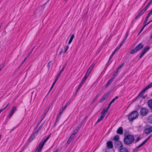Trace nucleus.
Here are the masks:
<instances>
[{
  "instance_id": "23",
  "label": "nucleus",
  "mask_w": 152,
  "mask_h": 152,
  "mask_svg": "<svg viewBox=\"0 0 152 152\" xmlns=\"http://www.w3.org/2000/svg\"><path fill=\"white\" fill-rule=\"evenodd\" d=\"M148 105L149 107L152 108V100H149L148 102Z\"/></svg>"
},
{
  "instance_id": "22",
  "label": "nucleus",
  "mask_w": 152,
  "mask_h": 152,
  "mask_svg": "<svg viewBox=\"0 0 152 152\" xmlns=\"http://www.w3.org/2000/svg\"><path fill=\"white\" fill-rule=\"evenodd\" d=\"M68 48H69V46H65L64 47V49H65L64 51V52H63L62 50L61 51H60V54H61V53H65L66 51L68 49Z\"/></svg>"
},
{
  "instance_id": "37",
  "label": "nucleus",
  "mask_w": 152,
  "mask_h": 152,
  "mask_svg": "<svg viewBox=\"0 0 152 152\" xmlns=\"http://www.w3.org/2000/svg\"><path fill=\"white\" fill-rule=\"evenodd\" d=\"M75 135V134H72L69 137V138L72 140L74 137Z\"/></svg>"
},
{
  "instance_id": "41",
  "label": "nucleus",
  "mask_w": 152,
  "mask_h": 152,
  "mask_svg": "<svg viewBox=\"0 0 152 152\" xmlns=\"http://www.w3.org/2000/svg\"><path fill=\"white\" fill-rule=\"evenodd\" d=\"M144 54L145 53H144L142 52L141 51V53L140 54V56L139 58H141L144 55Z\"/></svg>"
},
{
  "instance_id": "47",
  "label": "nucleus",
  "mask_w": 152,
  "mask_h": 152,
  "mask_svg": "<svg viewBox=\"0 0 152 152\" xmlns=\"http://www.w3.org/2000/svg\"><path fill=\"white\" fill-rule=\"evenodd\" d=\"M152 2V0H151L149 3L148 4H148V5L149 6L150 4Z\"/></svg>"
},
{
  "instance_id": "36",
  "label": "nucleus",
  "mask_w": 152,
  "mask_h": 152,
  "mask_svg": "<svg viewBox=\"0 0 152 152\" xmlns=\"http://www.w3.org/2000/svg\"><path fill=\"white\" fill-rule=\"evenodd\" d=\"M122 44H121L120 45V47H118L116 48H115V50H114V51H115V52H116L118 50L120 49V47H121L122 46Z\"/></svg>"
},
{
  "instance_id": "32",
  "label": "nucleus",
  "mask_w": 152,
  "mask_h": 152,
  "mask_svg": "<svg viewBox=\"0 0 152 152\" xmlns=\"http://www.w3.org/2000/svg\"><path fill=\"white\" fill-rule=\"evenodd\" d=\"M145 143L144 141L141 144L139 145L138 146V147H137V148H140L143 145H144Z\"/></svg>"
},
{
  "instance_id": "21",
  "label": "nucleus",
  "mask_w": 152,
  "mask_h": 152,
  "mask_svg": "<svg viewBox=\"0 0 152 152\" xmlns=\"http://www.w3.org/2000/svg\"><path fill=\"white\" fill-rule=\"evenodd\" d=\"M119 152H128L127 149L125 148L120 149Z\"/></svg>"
},
{
  "instance_id": "5",
  "label": "nucleus",
  "mask_w": 152,
  "mask_h": 152,
  "mask_svg": "<svg viewBox=\"0 0 152 152\" xmlns=\"http://www.w3.org/2000/svg\"><path fill=\"white\" fill-rule=\"evenodd\" d=\"M152 87V83H151L147 86H146L141 92L139 95L140 97H142V96L144 94L145 91L148 89Z\"/></svg>"
},
{
  "instance_id": "29",
  "label": "nucleus",
  "mask_w": 152,
  "mask_h": 152,
  "mask_svg": "<svg viewBox=\"0 0 152 152\" xmlns=\"http://www.w3.org/2000/svg\"><path fill=\"white\" fill-rule=\"evenodd\" d=\"M63 111H60L59 113V114L57 117V119H59L60 118L61 115L63 113Z\"/></svg>"
},
{
  "instance_id": "61",
  "label": "nucleus",
  "mask_w": 152,
  "mask_h": 152,
  "mask_svg": "<svg viewBox=\"0 0 152 152\" xmlns=\"http://www.w3.org/2000/svg\"><path fill=\"white\" fill-rule=\"evenodd\" d=\"M143 10V11H144V12H145L147 10H146L145 8L142 10Z\"/></svg>"
},
{
  "instance_id": "16",
  "label": "nucleus",
  "mask_w": 152,
  "mask_h": 152,
  "mask_svg": "<svg viewBox=\"0 0 152 152\" xmlns=\"http://www.w3.org/2000/svg\"><path fill=\"white\" fill-rule=\"evenodd\" d=\"M116 144L118 148H121L123 147V144L121 142L118 141L116 142Z\"/></svg>"
},
{
  "instance_id": "59",
  "label": "nucleus",
  "mask_w": 152,
  "mask_h": 152,
  "mask_svg": "<svg viewBox=\"0 0 152 152\" xmlns=\"http://www.w3.org/2000/svg\"><path fill=\"white\" fill-rule=\"evenodd\" d=\"M139 17H138V15H137L136 17L135 18V19H137Z\"/></svg>"
},
{
  "instance_id": "8",
  "label": "nucleus",
  "mask_w": 152,
  "mask_h": 152,
  "mask_svg": "<svg viewBox=\"0 0 152 152\" xmlns=\"http://www.w3.org/2000/svg\"><path fill=\"white\" fill-rule=\"evenodd\" d=\"M152 132V126H148L145 129L144 132L145 134H149Z\"/></svg>"
},
{
  "instance_id": "28",
  "label": "nucleus",
  "mask_w": 152,
  "mask_h": 152,
  "mask_svg": "<svg viewBox=\"0 0 152 152\" xmlns=\"http://www.w3.org/2000/svg\"><path fill=\"white\" fill-rule=\"evenodd\" d=\"M74 34H72L71 37H70V40H69V42H68V44H70L71 42H72L73 39L74 38Z\"/></svg>"
},
{
  "instance_id": "18",
  "label": "nucleus",
  "mask_w": 152,
  "mask_h": 152,
  "mask_svg": "<svg viewBox=\"0 0 152 152\" xmlns=\"http://www.w3.org/2000/svg\"><path fill=\"white\" fill-rule=\"evenodd\" d=\"M93 66H92V65H91L89 68V69L87 70L86 73L87 74H89L90 72H91V71L93 68Z\"/></svg>"
},
{
  "instance_id": "10",
  "label": "nucleus",
  "mask_w": 152,
  "mask_h": 152,
  "mask_svg": "<svg viewBox=\"0 0 152 152\" xmlns=\"http://www.w3.org/2000/svg\"><path fill=\"white\" fill-rule=\"evenodd\" d=\"M37 134V133H34L31 136V137L29 138L28 140L29 142H31L34 139Z\"/></svg>"
},
{
  "instance_id": "1",
  "label": "nucleus",
  "mask_w": 152,
  "mask_h": 152,
  "mask_svg": "<svg viewBox=\"0 0 152 152\" xmlns=\"http://www.w3.org/2000/svg\"><path fill=\"white\" fill-rule=\"evenodd\" d=\"M134 137L132 135L128 134L126 135L124 138V143L126 145H129L132 143L134 141Z\"/></svg>"
},
{
  "instance_id": "57",
  "label": "nucleus",
  "mask_w": 152,
  "mask_h": 152,
  "mask_svg": "<svg viewBox=\"0 0 152 152\" xmlns=\"http://www.w3.org/2000/svg\"><path fill=\"white\" fill-rule=\"evenodd\" d=\"M30 54H31V53H29L28 54L27 56V58H28L29 56L30 55Z\"/></svg>"
},
{
  "instance_id": "44",
  "label": "nucleus",
  "mask_w": 152,
  "mask_h": 152,
  "mask_svg": "<svg viewBox=\"0 0 152 152\" xmlns=\"http://www.w3.org/2000/svg\"><path fill=\"white\" fill-rule=\"evenodd\" d=\"M88 75H89V74H87V73H86L85 76L84 77V78L86 79L88 77Z\"/></svg>"
},
{
  "instance_id": "26",
  "label": "nucleus",
  "mask_w": 152,
  "mask_h": 152,
  "mask_svg": "<svg viewBox=\"0 0 152 152\" xmlns=\"http://www.w3.org/2000/svg\"><path fill=\"white\" fill-rule=\"evenodd\" d=\"M36 93L34 91H33L32 93L31 99H32L33 98L34 99L36 97Z\"/></svg>"
},
{
  "instance_id": "4",
  "label": "nucleus",
  "mask_w": 152,
  "mask_h": 152,
  "mask_svg": "<svg viewBox=\"0 0 152 152\" xmlns=\"http://www.w3.org/2000/svg\"><path fill=\"white\" fill-rule=\"evenodd\" d=\"M143 47L142 44V43H140L137 45L134 49H133L132 51L131 52V53L133 54L136 52L140 50Z\"/></svg>"
},
{
  "instance_id": "14",
  "label": "nucleus",
  "mask_w": 152,
  "mask_h": 152,
  "mask_svg": "<svg viewBox=\"0 0 152 152\" xmlns=\"http://www.w3.org/2000/svg\"><path fill=\"white\" fill-rule=\"evenodd\" d=\"M117 133L118 134H122L123 133V129L121 127H119L117 131Z\"/></svg>"
},
{
  "instance_id": "48",
  "label": "nucleus",
  "mask_w": 152,
  "mask_h": 152,
  "mask_svg": "<svg viewBox=\"0 0 152 152\" xmlns=\"http://www.w3.org/2000/svg\"><path fill=\"white\" fill-rule=\"evenodd\" d=\"M58 151V150L57 148L55 149L54 151H53V152H57Z\"/></svg>"
},
{
  "instance_id": "38",
  "label": "nucleus",
  "mask_w": 152,
  "mask_h": 152,
  "mask_svg": "<svg viewBox=\"0 0 152 152\" xmlns=\"http://www.w3.org/2000/svg\"><path fill=\"white\" fill-rule=\"evenodd\" d=\"M148 17H146L145 20L143 23V24L144 25L146 24V23L148 20Z\"/></svg>"
},
{
  "instance_id": "62",
  "label": "nucleus",
  "mask_w": 152,
  "mask_h": 152,
  "mask_svg": "<svg viewBox=\"0 0 152 152\" xmlns=\"http://www.w3.org/2000/svg\"><path fill=\"white\" fill-rule=\"evenodd\" d=\"M112 57V56H110V57L109 61L111 59Z\"/></svg>"
},
{
  "instance_id": "52",
  "label": "nucleus",
  "mask_w": 152,
  "mask_h": 152,
  "mask_svg": "<svg viewBox=\"0 0 152 152\" xmlns=\"http://www.w3.org/2000/svg\"><path fill=\"white\" fill-rule=\"evenodd\" d=\"M115 100V99L114 98L111 101V103H113L114 102Z\"/></svg>"
},
{
  "instance_id": "34",
  "label": "nucleus",
  "mask_w": 152,
  "mask_h": 152,
  "mask_svg": "<svg viewBox=\"0 0 152 152\" xmlns=\"http://www.w3.org/2000/svg\"><path fill=\"white\" fill-rule=\"evenodd\" d=\"M124 63L122 64L121 65H120V66H119L118 67L117 70L119 71V69L121 68V67L124 65Z\"/></svg>"
},
{
  "instance_id": "60",
  "label": "nucleus",
  "mask_w": 152,
  "mask_h": 152,
  "mask_svg": "<svg viewBox=\"0 0 152 152\" xmlns=\"http://www.w3.org/2000/svg\"><path fill=\"white\" fill-rule=\"evenodd\" d=\"M38 130V129H37V130L36 131V132H35V133H38V132H39V130Z\"/></svg>"
},
{
  "instance_id": "27",
  "label": "nucleus",
  "mask_w": 152,
  "mask_h": 152,
  "mask_svg": "<svg viewBox=\"0 0 152 152\" xmlns=\"http://www.w3.org/2000/svg\"><path fill=\"white\" fill-rule=\"evenodd\" d=\"M147 121L150 123H152V115L149 116L147 119Z\"/></svg>"
},
{
  "instance_id": "56",
  "label": "nucleus",
  "mask_w": 152,
  "mask_h": 152,
  "mask_svg": "<svg viewBox=\"0 0 152 152\" xmlns=\"http://www.w3.org/2000/svg\"><path fill=\"white\" fill-rule=\"evenodd\" d=\"M56 82H55L54 81V82L53 83V85L51 87V89L53 87V86H54V85H55V84Z\"/></svg>"
},
{
  "instance_id": "2",
  "label": "nucleus",
  "mask_w": 152,
  "mask_h": 152,
  "mask_svg": "<svg viewBox=\"0 0 152 152\" xmlns=\"http://www.w3.org/2000/svg\"><path fill=\"white\" fill-rule=\"evenodd\" d=\"M139 115V113L137 111H133L128 115V119L129 121H133L137 118Z\"/></svg>"
},
{
  "instance_id": "51",
  "label": "nucleus",
  "mask_w": 152,
  "mask_h": 152,
  "mask_svg": "<svg viewBox=\"0 0 152 152\" xmlns=\"http://www.w3.org/2000/svg\"><path fill=\"white\" fill-rule=\"evenodd\" d=\"M151 22H152V21L151 20L150 21H148L146 24L145 25H148V24H149L150 23H151Z\"/></svg>"
},
{
  "instance_id": "39",
  "label": "nucleus",
  "mask_w": 152,
  "mask_h": 152,
  "mask_svg": "<svg viewBox=\"0 0 152 152\" xmlns=\"http://www.w3.org/2000/svg\"><path fill=\"white\" fill-rule=\"evenodd\" d=\"M51 62L50 61V62H49V63H48V64L47 65V67L48 69H49L50 66L51 65Z\"/></svg>"
},
{
  "instance_id": "33",
  "label": "nucleus",
  "mask_w": 152,
  "mask_h": 152,
  "mask_svg": "<svg viewBox=\"0 0 152 152\" xmlns=\"http://www.w3.org/2000/svg\"><path fill=\"white\" fill-rule=\"evenodd\" d=\"M4 65H5V64L4 63L3 64H1L0 66V70H1L2 69L4 68Z\"/></svg>"
},
{
  "instance_id": "20",
  "label": "nucleus",
  "mask_w": 152,
  "mask_h": 152,
  "mask_svg": "<svg viewBox=\"0 0 152 152\" xmlns=\"http://www.w3.org/2000/svg\"><path fill=\"white\" fill-rule=\"evenodd\" d=\"M79 129V127H77L74 130V131L72 133V134L75 135L77 133Z\"/></svg>"
},
{
  "instance_id": "7",
  "label": "nucleus",
  "mask_w": 152,
  "mask_h": 152,
  "mask_svg": "<svg viewBox=\"0 0 152 152\" xmlns=\"http://www.w3.org/2000/svg\"><path fill=\"white\" fill-rule=\"evenodd\" d=\"M148 110L145 107H142L140 109V114L142 116H145L148 113Z\"/></svg>"
},
{
  "instance_id": "13",
  "label": "nucleus",
  "mask_w": 152,
  "mask_h": 152,
  "mask_svg": "<svg viewBox=\"0 0 152 152\" xmlns=\"http://www.w3.org/2000/svg\"><path fill=\"white\" fill-rule=\"evenodd\" d=\"M102 115L99 118L96 122V123L98 122L102 121L104 117L105 114H104V112H102Z\"/></svg>"
},
{
  "instance_id": "24",
  "label": "nucleus",
  "mask_w": 152,
  "mask_h": 152,
  "mask_svg": "<svg viewBox=\"0 0 152 152\" xmlns=\"http://www.w3.org/2000/svg\"><path fill=\"white\" fill-rule=\"evenodd\" d=\"M107 96L106 95H104L102 98L101 99H100V102H103L105 99L107 97Z\"/></svg>"
},
{
  "instance_id": "42",
  "label": "nucleus",
  "mask_w": 152,
  "mask_h": 152,
  "mask_svg": "<svg viewBox=\"0 0 152 152\" xmlns=\"http://www.w3.org/2000/svg\"><path fill=\"white\" fill-rule=\"evenodd\" d=\"M72 140L69 138L67 141V143L68 144H69L72 141Z\"/></svg>"
},
{
  "instance_id": "25",
  "label": "nucleus",
  "mask_w": 152,
  "mask_h": 152,
  "mask_svg": "<svg viewBox=\"0 0 152 152\" xmlns=\"http://www.w3.org/2000/svg\"><path fill=\"white\" fill-rule=\"evenodd\" d=\"M119 139V137L118 135L115 136L113 138V140L115 141H118Z\"/></svg>"
},
{
  "instance_id": "54",
  "label": "nucleus",
  "mask_w": 152,
  "mask_h": 152,
  "mask_svg": "<svg viewBox=\"0 0 152 152\" xmlns=\"http://www.w3.org/2000/svg\"><path fill=\"white\" fill-rule=\"evenodd\" d=\"M42 125H43V124L41 125L39 127V128H38V130H40V129H41V128H42Z\"/></svg>"
},
{
  "instance_id": "50",
  "label": "nucleus",
  "mask_w": 152,
  "mask_h": 152,
  "mask_svg": "<svg viewBox=\"0 0 152 152\" xmlns=\"http://www.w3.org/2000/svg\"><path fill=\"white\" fill-rule=\"evenodd\" d=\"M149 6L148 5V4H147L146 7H145V8L147 10L148 7H149Z\"/></svg>"
},
{
  "instance_id": "43",
  "label": "nucleus",
  "mask_w": 152,
  "mask_h": 152,
  "mask_svg": "<svg viewBox=\"0 0 152 152\" xmlns=\"http://www.w3.org/2000/svg\"><path fill=\"white\" fill-rule=\"evenodd\" d=\"M151 137V136H149L148 137V138L146 139L144 141V142H145V143L147 142V141L148 140L150 139Z\"/></svg>"
},
{
  "instance_id": "49",
  "label": "nucleus",
  "mask_w": 152,
  "mask_h": 152,
  "mask_svg": "<svg viewBox=\"0 0 152 152\" xmlns=\"http://www.w3.org/2000/svg\"><path fill=\"white\" fill-rule=\"evenodd\" d=\"M61 74H60V72H59V73L58 74V75L57 76V79L58 78L60 77V75Z\"/></svg>"
},
{
  "instance_id": "6",
  "label": "nucleus",
  "mask_w": 152,
  "mask_h": 152,
  "mask_svg": "<svg viewBox=\"0 0 152 152\" xmlns=\"http://www.w3.org/2000/svg\"><path fill=\"white\" fill-rule=\"evenodd\" d=\"M152 87V83H151L147 86H146L141 92L139 95L140 97H142V96L144 94L145 91L148 89Z\"/></svg>"
},
{
  "instance_id": "9",
  "label": "nucleus",
  "mask_w": 152,
  "mask_h": 152,
  "mask_svg": "<svg viewBox=\"0 0 152 152\" xmlns=\"http://www.w3.org/2000/svg\"><path fill=\"white\" fill-rule=\"evenodd\" d=\"M17 110V108L15 106H13L12 107V109L10 111V113L9 114L8 116H9L10 118L12 116L14 113Z\"/></svg>"
},
{
  "instance_id": "64",
  "label": "nucleus",
  "mask_w": 152,
  "mask_h": 152,
  "mask_svg": "<svg viewBox=\"0 0 152 152\" xmlns=\"http://www.w3.org/2000/svg\"><path fill=\"white\" fill-rule=\"evenodd\" d=\"M118 98V96H116L115 97V98H114V99H117Z\"/></svg>"
},
{
  "instance_id": "17",
  "label": "nucleus",
  "mask_w": 152,
  "mask_h": 152,
  "mask_svg": "<svg viewBox=\"0 0 152 152\" xmlns=\"http://www.w3.org/2000/svg\"><path fill=\"white\" fill-rule=\"evenodd\" d=\"M149 47H145L144 49L142 50V51L145 54L149 49Z\"/></svg>"
},
{
  "instance_id": "45",
  "label": "nucleus",
  "mask_w": 152,
  "mask_h": 152,
  "mask_svg": "<svg viewBox=\"0 0 152 152\" xmlns=\"http://www.w3.org/2000/svg\"><path fill=\"white\" fill-rule=\"evenodd\" d=\"M146 26V25H144V26H143V28H142V29H141V31H140V32L139 33V34L140 33L143 29L144 28H145V27Z\"/></svg>"
},
{
  "instance_id": "3",
  "label": "nucleus",
  "mask_w": 152,
  "mask_h": 152,
  "mask_svg": "<svg viewBox=\"0 0 152 152\" xmlns=\"http://www.w3.org/2000/svg\"><path fill=\"white\" fill-rule=\"evenodd\" d=\"M50 136V135L48 136L44 140H42L40 142V143L39 145L38 146L36 150V151L37 152H40L42 149L44 144L47 142V140L48 139Z\"/></svg>"
},
{
  "instance_id": "63",
  "label": "nucleus",
  "mask_w": 152,
  "mask_h": 152,
  "mask_svg": "<svg viewBox=\"0 0 152 152\" xmlns=\"http://www.w3.org/2000/svg\"><path fill=\"white\" fill-rule=\"evenodd\" d=\"M137 15H138V16L139 17L141 15L139 13V14Z\"/></svg>"
},
{
  "instance_id": "40",
  "label": "nucleus",
  "mask_w": 152,
  "mask_h": 152,
  "mask_svg": "<svg viewBox=\"0 0 152 152\" xmlns=\"http://www.w3.org/2000/svg\"><path fill=\"white\" fill-rule=\"evenodd\" d=\"M65 66H64L62 68V69H61V71H60V72H60V74H61L62 72H63L64 70V69L65 68Z\"/></svg>"
},
{
  "instance_id": "46",
  "label": "nucleus",
  "mask_w": 152,
  "mask_h": 152,
  "mask_svg": "<svg viewBox=\"0 0 152 152\" xmlns=\"http://www.w3.org/2000/svg\"><path fill=\"white\" fill-rule=\"evenodd\" d=\"M144 11H143V10H142L140 13H139L141 15H142L144 12Z\"/></svg>"
},
{
  "instance_id": "11",
  "label": "nucleus",
  "mask_w": 152,
  "mask_h": 152,
  "mask_svg": "<svg viewBox=\"0 0 152 152\" xmlns=\"http://www.w3.org/2000/svg\"><path fill=\"white\" fill-rule=\"evenodd\" d=\"M107 148H113V146L112 141H108L107 142Z\"/></svg>"
},
{
  "instance_id": "53",
  "label": "nucleus",
  "mask_w": 152,
  "mask_h": 152,
  "mask_svg": "<svg viewBox=\"0 0 152 152\" xmlns=\"http://www.w3.org/2000/svg\"><path fill=\"white\" fill-rule=\"evenodd\" d=\"M115 52L114 51L113 53H112V54H111V56H112L115 53Z\"/></svg>"
},
{
  "instance_id": "35",
  "label": "nucleus",
  "mask_w": 152,
  "mask_h": 152,
  "mask_svg": "<svg viewBox=\"0 0 152 152\" xmlns=\"http://www.w3.org/2000/svg\"><path fill=\"white\" fill-rule=\"evenodd\" d=\"M118 71H117V70H116V72L114 74V75H113V77H115V76L117 75L118 74Z\"/></svg>"
},
{
  "instance_id": "31",
  "label": "nucleus",
  "mask_w": 152,
  "mask_h": 152,
  "mask_svg": "<svg viewBox=\"0 0 152 152\" xmlns=\"http://www.w3.org/2000/svg\"><path fill=\"white\" fill-rule=\"evenodd\" d=\"M152 14V11H151L150 12H149L147 15L146 17H148V18L150 17V16Z\"/></svg>"
},
{
  "instance_id": "19",
  "label": "nucleus",
  "mask_w": 152,
  "mask_h": 152,
  "mask_svg": "<svg viewBox=\"0 0 152 152\" xmlns=\"http://www.w3.org/2000/svg\"><path fill=\"white\" fill-rule=\"evenodd\" d=\"M50 108V107L49 106H48L46 108V109H45V110L44 112V113L43 115V117H45V114L48 112V111L49 110Z\"/></svg>"
},
{
  "instance_id": "30",
  "label": "nucleus",
  "mask_w": 152,
  "mask_h": 152,
  "mask_svg": "<svg viewBox=\"0 0 152 152\" xmlns=\"http://www.w3.org/2000/svg\"><path fill=\"white\" fill-rule=\"evenodd\" d=\"M69 103L67 102L65 104V105H64V107L62 108V111H63L65 109V108L67 107L69 104Z\"/></svg>"
},
{
  "instance_id": "58",
  "label": "nucleus",
  "mask_w": 152,
  "mask_h": 152,
  "mask_svg": "<svg viewBox=\"0 0 152 152\" xmlns=\"http://www.w3.org/2000/svg\"><path fill=\"white\" fill-rule=\"evenodd\" d=\"M25 61H24V60L22 61V62H21V64L22 65L24 63V62H25Z\"/></svg>"
},
{
  "instance_id": "55",
  "label": "nucleus",
  "mask_w": 152,
  "mask_h": 152,
  "mask_svg": "<svg viewBox=\"0 0 152 152\" xmlns=\"http://www.w3.org/2000/svg\"><path fill=\"white\" fill-rule=\"evenodd\" d=\"M9 103H8V104H7V105H6V107H5L4 108V109H3V110H4V109H6V108L9 105Z\"/></svg>"
},
{
  "instance_id": "12",
  "label": "nucleus",
  "mask_w": 152,
  "mask_h": 152,
  "mask_svg": "<svg viewBox=\"0 0 152 152\" xmlns=\"http://www.w3.org/2000/svg\"><path fill=\"white\" fill-rule=\"evenodd\" d=\"M115 79L114 77H111L107 82L106 86L107 87L109 86L111 83L113 81L114 79Z\"/></svg>"
},
{
  "instance_id": "15",
  "label": "nucleus",
  "mask_w": 152,
  "mask_h": 152,
  "mask_svg": "<svg viewBox=\"0 0 152 152\" xmlns=\"http://www.w3.org/2000/svg\"><path fill=\"white\" fill-rule=\"evenodd\" d=\"M86 80V79L85 78H83L81 82L80 83V84L78 87L77 88V91H78L80 88L84 84V83Z\"/></svg>"
}]
</instances>
